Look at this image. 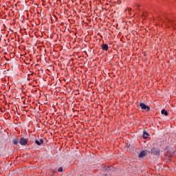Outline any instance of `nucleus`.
I'll return each mask as SVG.
<instances>
[{"mask_svg": "<svg viewBox=\"0 0 176 176\" xmlns=\"http://www.w3.org/2000/svg\"><path fill=\"white\" fill-rule=\"evenodd\" d=\"M19 144L22 146H25V145H28V140H27V138H21L19 140Z\"/></svg>", "mask_w": 176, "mask_h": 176, "instance_id": "obj_1", "label": "nucleus"}, {"mask_svg": "<svg viewBox=\"0 0 176 176\" xmlns=\"http://www.w3.org/2000/svg\"><path fill=\"white\" fill-rule=\"evenodd\" d=\"M151 153L155 156H160V150L159 148H153L151 149Z\"/></svg>", "mask_w": 176, "mask_h": 176, "instance_id": "obj_2", "label": "nucleus"}, {"mask_svg": "<svg viewBox=\"0 0 176 176\" xmlns=\"http://www.w3.org/2000/svg\"><path fill=\"white\" fill-rule=\"evenodd\" d=\"M140 107L144 111H151V107H149V106H146L144 103H140Z\"/></svg>", "mask_w": 176, "mask_h": 176, "instance_id": "obj_3", "label": "nucleus"}, {"mask_svg": "<svg viewBox=\"0 0 176 176\" xmlns=\"http://www.w3.org/2000/svg\"><path fill=\"white\" fill-rule=\"evenodd\" d=\"M146 156V151H142L138 154V157L142 158Z\"/></svg>", "mask_w": 176, "mask_h": 176, "instance_id": "obj_4", "label": "nucleus"}, {"mask_svg": "<svg viewBox=\"0 0 176 176\" xmlns=\"http://www.w3.org/2000/svg\"><path fill=\"white\" fill-rule=\"evenodd\" d=\"M34 142L35 144H36V145H38V146H41V145L43 144V139H40L39 140H36Z\"/></svg>", "mask_w": 176, "mask_h": 176, "instance_id": "obj_5", "label": "nucleus"}, {"mask_svg": "<svg viewBox=\"0 0 176 176\" xmlns=\"http://www.w3.org/2000/svg\"><path fill=\"white\" fill-rule=\"evenodd\" d=\"M101 47L104 52H107V50L109 49V46L107 44H102L101 45Z\"/></svg>", "mask_w": 176, "mask_h": 176, "instance_id": "obj_6", "label": "nucleus"}, {"mask_svg": "<svg viewBox=\"0 0 176 176\" xmlns=\"http://www.w3.org/2000/svg\"><path fill=\"white\" fill-rule=\"evenodd\" d=\"M12 144H14V145H16V146H19V144H20V141H19V139L14 138L12 140Z\"/></svg>", "mask_w": 176, "mask_h": 176, "instance_id": "obj_7", "label": "nucleus"}, {"mask_svg": "<svg viewBox=\"0 0 176 176\" xmlns=\"http://www.w3.org/2000/svg\"><path fill=\"white\" fill-rule=\"evenodd\" d=\"M142 137L144 140H146V138L149 137V133H148L146 131H144Z\"/></svg>", "mask_w": 176, "mask_h": 176, "instance_id": "obj_8", "label": "nucleus"}, {"mask_svg": "<svg viewBox=\"0 0 176 176\" xmlns=\"http://www.w3.org/2000/svg\"><path fill=\"white\" fill-rule=\"evenodd\" d=\"M161 113L162 115H164V116H167L168 115V113L164 109L161 111Z\"/></svg>", "mask_w": 176, "mask_h": 176, "instance_id": "obj_9", "label": "nucleus"}, {"mask_svg": "<svg viewBox=\"0 0 176 176\" xmlns=\"http://www.w3.org/2000/svg\"><path fill=\"white\" fill-rule=\"evenodd\" d=\"M113 168H112V166H109V167H107V168H106V170H107V171H112Z\"/></svg>", "mask_w": 176, "mask_h": 176, "instance_id": "obj_10", "label": "nucleus"}, {"mask_svg": "<svg viewBox=\"0 0 176 176\" xmlns=\"http://www.w3.org/2000/svg\"><path fill=\"white\" fill-rule=\"evenodd\" d=\"M58 171L59 173L63 172V167L58 168Z\"/></svg>", "mask_w": 176, "mask_h": 176, "instance_id": "obj_11", "label": "nucleus"}]
</instances>
